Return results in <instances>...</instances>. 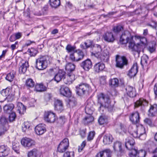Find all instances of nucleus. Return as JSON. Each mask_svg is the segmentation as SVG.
Segmentation results:
<instances>
[{"mask_svg": "<svg viewBox=\"0 0 157 157\" xmlns=\"http://www.w3.org/2000/svg\"><path fill=\"white\" fill-rule=\"evenodd\" d=\"M15 73V72L13 71L10 72L7 75L6 79L9 82H12L14 77Z\"/></svg>", "mask_w": 157, "mask_h": 157, "instance_id": "nucleus-43", "label": "nucleus"}, {"mask_svg": "<svg viewBox=\"0 0 157 157\" xmlns=\"http://www.w3.org/2000/svg\"><path fill=\"white\" fill-rule=\"evenodd\" d=\"M148 59V57L146 55H144L141 58V64L142 65L143 64H147Z\"/></svg>", "mask_w": 157, "mask_h": 157, "instance_id": "nucleus-50", "label": "nucleus"}, {"mask_svg": "<svg viewBox=\"0 0 157 157\" xmlns=\"http://www.w3.org/2000/svg\"><path fill=\"white\" fill-rule=\"evenodd\" d=\"M109 84L115 87L117 86L119 84L118 80L117 78L111 79L109 81Z\"/></svg>", "mask_w": 157, "mask_h": 157, "instance_id": "nucleus-47", "label": "nucleus"}, {"mask_svg": "<svg viewBox=\"0 0 157 157\" xmlns=\"http://www.w3.org/2000/svg\"><path fill=\"white\" fill-rule=\"evenodd\" d=\"M69 146L68 139L67 138L64 139L58 145V151L60 153H63L67 149Z\"/></svg>", "mask_w": 157, "mask_h": 157, "instance_id": "nucleus-8", "label": "nucleus"}, {"mask_svg": "<svg viewBox=\"0 0 157 157\" xmlns=\"http://www.w3.org/2000/svg\"><path fill=\"white\" fill-rule=\"evenodd\" d=\"M137 38L140 40L141 42L140 43L142 45L146 46L147 44V39L145 37H142L140 36H137Z\"/></svg>", "mask_w": 157, "mask_h": 157, "instance_id": "nucleus-48", "label": "nucleus"}, {"mask_svg": "<svg viewBox=\"0 0 157 157\" xmlns=\"http://www.w3.org/2000/svg\"><path fill=\"white\" fill-rule=\"evenodd\" d=\"M68 73L67 77H65L64 82L66 84H70L75 79V76L72 72H68Z\"/></svg>", "mask_w": 157, "mask_h": 157, "instance_id": "nucleus-19", "label": "nucleus"}, {"mask_svg": "<svg viewBox=\"0 0 157 157\" xmlns=\"http://www.w3.org/2000/svg\"><path fill=\"white\" fill-rule=\"evenodd\" d=\"M113 31L115 33H118L123 29V27L121 25H117L114 27L113 28Z\"/></svg>", "mask_w": 157, "mask_h": 157, "instance_id": "nucleus-49", "label": "nucleus"}, {"mask_svg": "<svg viewBox=\"0 0 157 157\" xmlns=\"http://www.w3.org/2000/svg\"><path fill=\"white\" fill-rule=\"evenodd\" d=\"M49 3L51 7L55 8H57L60 4V0H50Z\"/></svg>", "mask_w": 157, "mask_h": 157, "instance_id": "nucleus-37", "label": "nucleus"}, {"mask_svg": "<svg viewBox=\"0 0 157 157\" xmlns=\"http://www.w3.org/2000/svg\"><path fill=\"white\" fill-rule=\"evenodd\" d=\"M113 139V138L111 135H105L103 137V143L105 144H110L112 142Z\"/></svg>", "mask_w": 157, "mask_h": 157, "instance_id": "nucleus-28", "label": "nucleus"}, {"mask_svg": "<svg viewBox=\"0 0 157 157\" xmlns=\"http://www.w3.org/2000/svg\"><path fill=\"white\" fill-rule=\"evenodd\" d=\"M128 42V47L129 50L132 52L134 51L135 45L132 39L129 40Z\"/></svg>", "mask_w": 157, "mask_h": 157, "instance_id": "nucleus-44", "label": "nucleus"}, {"mask_svg": "<svg viewBox=\"0 0 157 157\" xmlns=\"http://www.w3.org/2000/svg\"><path fill=\"white\" fill-rule=\"evenodd\" d=\"M86 144V142L85 141H84L82 142L80 146H79L78 151L79 152H81L83 150Z\"/></svg>", "mask_w": 157, "mask_h": 157, "instance_id": "nucleus-59", "label": "nucleus"}, {"mask_svg": "<svg viewBox=\"0 0 157 157\" xmlns=\"http://www.w3.org/2000/svg\"><path fill=\"white\" fill-rule=\"evenodd\" d=\"M130 120L133 124H136L139 122L140 117L138 112H136L132 113L129 117Z\"/></svg>", "mask_w": 157, "mask_h": 157, "instance_id": "nucleus-17", "label": "nucleus"}, {"mask_svg": "<svg viewBox=\"0 0 157 157\" xmlns=\"http://www.w3.org/2000/svg\"><path fill=\"white\" fill-rule=\"evenodd\" d=\"M140 129L139 130V138L141 140H144L146 137L145 134V128H140Z\"/></svg>", "mask_w": 157, "mask_h": 157, "instance_id": "nucleus-45", "label": "nucleus"}, {"mask_svg": "<svg viewBox=\"0 0 157 157\" xmlns=\"http://www.w3.org/2000/svg\"><path fill=\"white\" fill-rule=\"evenodd\" d=\"M146 46L141 44V43H138L135 46V49L134 51L138 53L139 55L140 52H143L144 49Z\"/></svg>", "mask_w": 157, "mask_h": 157, "instance_id": "nucleus-36", "label": "nucleus"}, {"mask_svg": "<svg viewBox=\"0 0 157 157\" xmlns=\"http://www.w3.org/2000/svg\"><path fill=\"white\" fill-rule=\"evenodd\" d=\"M19 65V72L20 74L25 73L29 67L28 62L24 60L21 61Z\"/></svg>", "mask_w": 157, "mask_h": 157, "instance_id": "nucleus-12", "label": "nucleus"}, {"mask_svg": "<svg viewBox=\"0 0 157 157\" xmlns=\"http://www.w3.org/2000/svg\"><path fill=\"white\" fill-rule=\"evenodd\" d=\"M21 144L25 147H31L34 146L35 142L29 138H25L21 139Z\"/></svg>", "mask_w": 157, "mask_h": 157, "instance_id": "nucleus-10", "label": "nucleus"}, {"mask_svg": "<svg viewBox=\"0 0 157 157\" xmlns=\"http://www.w3.org/2000/svg\"><path fill=\"white\" fill-rule=\"evenodd\" d=\"M116 64L117 67L122 69L125 65H126L128 63V60L124 56L121 57L117 55L116 57Z\"/></svg>", "mask_w": 157, "mask_h": 157, "instance_id": "nucleus-6", "label": "nucleus"}, {"mask_svg": "<svg viewBox=\"0 0 157 157\" xmlns=\"http://www.w3.org/2000/svg\"><path fill=\"white\" fill-rule=\"evenodd\" d=\"M105 40L108 42H113L114 40V38L112 32H107L103 36Z\"/></svg>", "mask_w": 157, "mask_h": 157, "instance_id": "nucleus-24", "label": "nucleus"}, {"mask_svg": "<svg viewBox=\"0 0 157 157\" xmlns=\"http://www.w3.org/2000/svg\"><path fill=\"white\" fill-rule=\"evenodd\" d=\"M92 105H90V103H88L85 107V111L86 113L89 114V115L86 117L83 120L82 123L85 124H88L94 121V117L90 115L92 113Z\"/></svg>", "mask_w": 157, "mask_h": 157, "instance_id": "nucleus-2", "label": "nucleus"}, {"mask_svg": "<svg viewBox=\"0 0 157 157\" xmlns=\"http://www.w3.org/2000/svg\"><path fill=\"white\" fill-rule=\"evenodd\" d=\"M13 149L17 153H19L20 144L17 142H14L13 143Z\"/></svg>", "mask_w": 157, "mask_h": 157, "instance_id": "nucleus-42", "label": "nucleus"}, {"mask_svg": "<svg viewBox=\"0 0 157 157\" xmlns=\"http://www.w3.org/2000/svg\"><path fill=\"white\" fill-rule=\"evenodd\" d=\"M107 120L104 118L103 117H100L98 119V122L100 124L102 125L106 122Z\"/></svg>", "mask_w": 157, "mask_h": 157, "instance_id": "nucleus-57", "label": "nucleus"}, {"mask_svg": "<svg viewBox=\"0 0 157 157\" xmlns=\"http://www.w3.org/2000/svg\"><path fill=\"white\" fill-rule=\"evenodd\" d=\"M137 64L134 63L131 69L129 71L128 75L131 78L135 76L138 71Z\"/></svg>", "mask_w": 157, "mask_h": 157, "instance_id": "nucleus-20", "label": "nucleus"}, {"mask_svg": "<svg viewBox=\"0 0 157 157\" xmlns=\"http://www.w3.org/2000/svg\"><path fill=\"white\" fill-rule=\"evenodd\" d=\"M80 66L84 70L88 71L92 67V63L90 59H87L80 63Z\"/></svg>", "mask_w": 157, "mask_h": 157, "instance_id": "nucleus-14", "label": "nucleus"}, {"mask_svg": "<svg viewBox=\"0 0 157 157\" xmlns=\"http://www.w3.org/2000/svg\"><path fill=\"white\" fill-rule=\"evenodd\" d=\"M25 85L28 89H29L34 86L35 82L32 79L29 78L26 81Z\"/></svg>", "mask_w": 157, "mask_h": 157, "instance_id": "nucleus-38", "label": "nucleus"}, {"mask_svg": "<svg viewBox=\"0 0 157 157\" xmlns=\"http://www.w3.org/2000/svg\"><path fill=\"white\" fill-rule=\"evenodd\" d=\"M17 111L21 115L24 113L26 110L25 107L21 103L18 102L17 104Z\"/></svg>", "mask_w": 157, "mask_h": 157, "instance_id": "nucleus-30", "label": "nucleus"}, {"mask_svg": "<svg viewBox=\"0 0 157 157\" xmlns=\"http://www.w3.org/2000/svg\"><path fill=\"white\" fill-rule=\"evenodd\" d=\"M59 92L60 94L66 97H70L71 95V92L69 89L66 86L63 85L60 86Z\"/></svg>", "mask_w": 157, "mask_h": 157, "instance_id": "nucleus-11", "label": "nucleus"}, {"mask_svg": "<svg viewBox=\"0 0 157 157\" xmlns=\"http://www.w3.org/2000/svg\"><path fill=\"white\" fill-rule=\"evenodd\" d=\"M39 154L38 151L36 148H33L27 153L28 157H38Z\"/></svg>", "mask_w": 157, "mask_h": 157, "instance_id": "nucleus-33", "label": "nucleus"}, {"mask_svg": "<svg viewBox=\"0 0 157 157\" xmlns=\"http://www.w3.org/2000/svg\"><path fill=\"white\" fill-rule=\"evenodd\" d=\"M121 143L119 141H116L114 143L113 146L115 151L119 152L120 154L124 153V150L122 148Z\"/></svg>", "mask_w": 157, "mask_h": 157, "instance_id": "nucleus-23", "label": "nucleus"}, {"mask_svg": "<svg viewBox=\"0 0 157 157\" xmlns=\"http://www.w3.org/2000/svg\"><path fill=\"white\" fill-rule=\"evenodd\" d=\"M93 45V43L92 41L90 40H87L85 41L83 44H81V47L84 49H86Z\"/></svg>", "mask_w": 157, "mask_h": 157, "instance_id": "nucleus-34", "label": "nucleus"}, {"mask_svg": "<svg viewBox=\"0 0 157 157\" xmlns=\"http://www.w3.org/2000/svg\"><path fill=\"white\" fill-rule=\"evenodd\" d=\"M65 72L62 70H59L58 72L55 75L53 79L57 82H58L62 79H63L64 80L65 78Z\"/></svg>", "mask_w": 157, "mask_h": 157, "instance_id": "nucleus-16", "label": "nucleus"}, {"mask_svg": "<svg viewBox=\"0 0 157 157\" xmlns=\"http://www.w3.org/2000/svg\"><path fill=\"white\" fill-rule=\"evenodd\" d=\"M66 49L69 52H75L76 51L75 47L71 46L70 45L67 46Z\"/></svg>", "mask_w": 157, "mask_h": 157, "instance_id": "nucleus-52", "label": "nucleus"}, {"mask_svg": "<svg viewBox=\"0 0 157 157\" xmlns=\"http://www.w3.org/2000/svg\"><path fill=\"white\" fill-rule=\"evenodd\" d=\"M135 144V141L134 139L131 136H128L125 139V146L126 147L128 150L131 151L129 155L133 154L134 151L137 153V149L136 148L134 145Z\"/></svg>", "mask_w": 157, "mask_h": 157, "instance_id": "nucleus-3", "label": "nucleus"}, {"mask_svg": "<svg viewBox=\"0 0 157 157\" xmlns=\"http://www.w3.org/2000/svg\"><path fill=\"white\" fill-rule=\"evenodd\" d=\"M9 149L4 145L0 146V157H4L7 156L9 153Z\"/></svg>", "mask_w": 157, "mask_h": 157, "instance_id": "nucleus-22", "label": "nucleus"}, {"mask_svg": "<svg viewBox=\"0 0 157 157\" xmlns=\"http://www.w3.org/2000/svg\"><path fill=\"white\" fill-rule=\"evenodd\" d=\"M98 98L99 111H103L104 108H107L110 112L113 110V105L110 104V100L108 96L101 93L98 95Z\"/></svg>", "mask_w": 157, "mask_h": 157, "instance_id": "nucleus-1", "label": "nucleus"}, {"mask_svg": "<svg viewBox=\"0 0 157 157\" xmlns=\"http://www.w3.org/2000/svg\"><path fill=\"white\" fill-rule=\"evenodd\" d=\"M36 67L40 70L45 69L47 67L48 61L46 57L42 56L38 58L36 61Z\"/></svg>", "mask_w": 157, "mask_h": 157, "instance_id": "nucleus-4", "label": "nucleus"}, {"mask_svg": "<svg viewBox=\"0 0 157 157\" xmlns=\"http://www.w3.org/2000/svg\"><path fill=\"white\" fill-rule=\"evenodd\" d=\"M132 39H133V36L131 35L130 33L128 31H126L123 33L121 36L120 42L121 44H125Z\"/></svg>", "mask_w": 157, "mask_h": 157, "instance_id": "nucleus-7", "label": "nucleus"}, {"mask_svg": "<svg viewBox=\"0 0 157 157\" xmlns=\"http://www.w3.org/2000/svg\"><path fill=\"white\" fill-rule=\"evenodd\" d=\"M109 53L107 49L104 50L101 55H99L98 58H99L101 61L107 62L109 59Z\"/></svg>", "mask_w": 157, "mask_h": 157, "instance_id": "nucleus-15", "label": "nucleus"}, {"mask_svg": "<svg viewBox=\"0 0 157 157\" xmlns=\"http://www.w3.org/2000/svg\"><path fill=\"white\" fill-rule=\"evenodd\" d=\"M75 55L76 62H78L82 60L84 56L83 52L80 51L78 52L76 51L75 52Z\"/></svg>", "mask_w": 157, "mask_h": 157, "instance_id": "nucleus-35", "label": "nucleus"}, {"mask_svg": "<svg viewBox=\"0 0 157 157\" xmlns=\"http://www.w3.org/2000/svg\"><path fill=\"white\" fill-rule=\"evenodd\" d=\"M105 68V64L103 63H98L96 64L94 67V71L97 72H99L102 71Z\"/></svg>", "mask_w": 157, "mask_h": 157, "instance_id": "nucleus-29", "label": "nucleus"}, {"mask_svg": "<svg viewBox=\"0 0 157 157\" xmlns=\"http://www.w3.org/2000/svg\"><path fill=\"white\" fill-rule=\"evenodd\" d=\"M149 116H154L157 114V104H154L151 105L149 110Z\"/></svg>", "mask_w": 157, "mask_h": 157, "instance_id": "nucleus-25", "label": "nucleus"}, {"mask_svg": "<svg viewBox=\"0 0 157 157\" xmlns=\"http://www.w3.org/2000/svg\"><path fill=\"white\" fill-rule=\"evenodd\" d=\"M44 118L46 121L49 123H54L56 119L55 113L51 112H45Z\"/></svg>", "mask_w": 157, "mask_h": 157, "instance_id": "nucleus-9", "label": "nucleus"}, {"mask_svg": "<svg viewBox=\"0 0 157 157\" xmlns=\"http://www.w3.org/2000/svg\"><path fill=\"white\" fill-rule=\"evenodd\" d=\"M77 104L76 98L74 97H71L69 99L67 104V106L68 107L73 108Z\"/></svg>", "mask_w": 157, "mask_h": 157, "instance_id": "nucleus-27", "label": "nucleus"}, {"mask_svg": "<svg viewBox=\"0 0 157 157\" xmlns=\"http://www.w3.org/2000/svg\"><path fill=\"white\" fill-rule=\"evenodd\" d=\"M145 123L148 125L150 127H153V124L151 120L149 118H146L144 120Z\"/></svg>", "mask_w": 157, "mask_h": 157, "instance_id": "nucleus-60", "label": "nucleus"}, {"mask_svg": "<svg viewBox=\"0 0 157 157\" xmlns=\"http://www.w3.org/2000/svg\"><path fill=\"white\" fill-rule=\"evenodd\" d=\"M28 52L29 53L31 56H35L37 54V51L36 49L31 48L28 50Z\"/></svg>", "mask_w": 157, "mask_h": 157, "instance_id": "nucleus-51", "label": "nucleus"}, {"mask_svg": "<svg viewBox=\"0 0 157 157\" xmlns=\"http://www.w3.org/2000/svg\"><path fill=\"white\" fill-rule=\"evenodd\" d=\"M14 107V105L12 103L6 104L3 107L4 112L7 113H10Z\"/></svg>", "mask_w": 157, "mask_h": 157, "instance_id": "nucleus-26", "label": "nucleus"}, {"mask_svg": "<svg viewBox=\"0 0 157 157\" xmlns=\"http://www.w3.org/2000/svg\"><path fill=\"white\" fill-rule=\"evenodd\" d=\"M76 88L77 94L78 95L81 96L87 92L90 87L88 84L82 83L79 84L78 86H76Z\"/></svg>", "mask_w": 157, "mask_h": 157, "instance_id": "nucleus-5", "label": "nucleus"}, {"mask_svg": "<svg viewBox=\"0 0 157 157\" xmlns=\"http://www.w3.org/2000/svg\"><path fill=\"white\" fill-rule=\"evenodd\" d=\"M70 58L72 61L76 62V60H75V52L70 55Z\"/></svg>", "mask_w": 157, "mask_h": 157, "instance_id": "nucleus-64", "label": "nucleus"}, {"mask_svg": "<svg viewBox=\"0 0 157 157\" xmlns=\"http://www.w3.org/2000/svg\"><path fill=\"white\" fill-rule=\"evenodd\" d=\"M148 104V102L145 99L141 98L137 101L135 103V107H138L140 106H146Z\"/></svg>", "mask_w": 157, "mask_h": 157, "instance_id": "nucleus-32", "label": "nucleus"}, {"mask_svg": "<svg viewBox=\"0 0 157 157\" xmlns=\"http://www.w3.org/2000/svg\"><path fill=\"white\" fill-rule=\"evenodd\" d=\"M35 131L37 135H40L45 132L46 129L45 128H35Z\"/></svg>", "mask_w": 157, "mask_h": 157, "instance_id": "nucleus-46", "label": "nucleus"}, {"mask_svg": "<svg viewBox=\"0 0 157 157\" xmlns=\"http://www.w3.org/2000/svg\"><path fill=\"white\" fill-rule=\"evenodd\" d=\"M0 123L3 125L6 124L7 123V120L6 118L4 117H1L0 119Z\"/></svg>", "mask_w": 157, "mask_h": 157, "instance_id": "nucleus-62", "label": "nucleus"}, {"mask_svg": "<svg viewBox=\"0 0 157 157\" xmlns=\"http://www.w3.org/2000/svg\"><path fill=\"white\" fill-rule=\"evenodd\" d=\"M125 90L127 95L130 97L133 98L136 96V90L132 86H128L126 87Z\"/></svg>", "mask_w": 157, "mask_h": 157, "instance_id": "nucleus-21", "label": "nucleus"}, {"mask_svg": "<svg viewBox=\"0 0 157 157\" xmlns=\"http://www.w3.org/2000/svg\"><path fill=\"white\" fill-rule=\"evenodd\" d=\"M75 68V66L74 64L71 63H68L66 66L65 69L66 70L70 73L74 71Z\"/></svg>", "mask_w": 157, "mask_h": 157, "instance_id": "nucleus-40", "label": "nucleus"}, {"mask_svg": "<svg viewBox=\"0 0 157 157\" xmlns=\"http://www.w3.org/2000/svg\"><path fill=\"white\" fill-rule=\"evenodd\" d=\"M146 154V152L144 150H141L139 151L137 150L136 155H138V157H145Z\"/></svg>", "mask_w": 157, "mask_h": 157, "instance_id": "nucleus-53", "label": "nucleus"}, {"mask_svg": "<svg viewBox=\"0 0 157 157\" xmlns=\"http://www.w3.org/2000/svg\"><path fill=\"white\" fill-rule=\"evenodd\" d=\"M10 89L7 88L5 89L2 90L1 91V94L4 97H6L5 100L8 102H11L13 100V97L10 94Z\"/></svg>", "mask_w": 157, "mask_h": 157, "instance_id": "nucleus-13", "label": "nucleus"}, {"mask_svg": "<svg viewBox=\"0 0 157 157\" xmlns=\"http://www.w3.org/2000/svg\"><path fill=\"white\" fill-rule=\"evenodd\" d=\"M110 151L109 150H106L103 151H100L96 155V157H108V156H105L109 155V153Z\"/></svg>", "mask_w": 157, "mask_h": 157, "instance_id": "nucleus-39", "label": "nucleus"}, {"mask_svg": "<svg viewBox=\"0 0 157 157\" xmlns=\"http://www.w3.org/2000/svg\"><path fill=\"white\" fill-rule=\"evenodd\" d=\"M94 56L96 57H98L99 55L100 54V52L101 51V46L98 44H95L94 45Z\"/></svg>", "mask_w": 157, "mask_h": 157, "instance_id": "nucleus-31", "label": "nucleus"}, {"mask_svg": "<svg viewBox=\"0 0 157 157\" xmlns=\"http://www.w3.org/2000/svg\"><path fill=\"white\" fill-rule=\"evenodd\" d=\"M55 109L59 112L63 110V104L62 101L59 99L55 100L54 102Z\"/></svg>", "mask_w": 157, "mask_h": 157, "instance_id": "nucleus-18", "label": "nucleus"}, {"mask_svg": "<svg viewBox=\"0 0 157 157\" xmlns=\"http://www.w3.org/2000/svg\"><path fill=\"white\" fill-rule=\"evenodd\" d=\"M86 128H80L79 130L80 134L82 138H84L86 136Z\"/></svg>", "mask_w": 157, "mask_h": 157, "instance_id": "nucleus-56", "label": "nucleus"}, {"mask_svg": "<svg viewBox=\"0 0 157 157\" xmlns=\"http://www.w3.org/2000/svg\"><path fill=\"white\" fill-rule=\"evenodd\" d=\"M48 10V6L47 5L45 6L42 9L43 15L47 14Z\"/></svg>", "mask_w": 157, "mask_h": 157, "instance_id": "nucleus-63", "label": "nucleus"}, {"mask_svg": "<svg viewBox=\"0 0 157 157\" xmlns=\"http://www.w3.org/2000/svg\"><path fill=\"white\" fill-rule=\"evenodd\" d=\"M95 134V133L94 131H91L90 132L88 136V140L90 141L92 140Z\"/></svg>", "mask_w": 157, "mask_h": 157, "instance_id": "nucleus-58", "label": "nucleus"}, {"mask_svg": "<svg viewBox=\"0 0 157 157\" xmlns=\"http://www.w3.org/2000/svg\"><path fill=\"white\" fill-rule=\"evenodd\" d=\"M46 87L41 84H37L36 85L35 90L37 91L41 92L45 90Z\"/></svg>", "mask_w": 157, "mask_h": 157, "instance_id": "nucleus-41", "label": "nucleus"}, {"mask_svg": "<svg viewBox=\"0 0 157 157\" xmlns=\"http://www.w3.org/2000/svg\"><path fill=\"white\" fill-rule=\"evenodd\" d=\"M65 118L64 116L59 117L58 120V121L61 124H63L65 121Z\"/></svg>", "mask_w": 157, "mask_h": 157, "instance_id": "nucleus-61", "label": "nucleus"}, {"mask_svg": "<svg viewBox=\"0 0 157 157\" xmlns=\"http://www.w3.org/2000/svg\"><path fill=\"white\" fill-rule=\"evenodd\" d=\"M10 115L9 116V121L10 122H12L14 121L16 117V114L15 112H11V113H10Z\"/></svg>", "mask_w": 157, "mask_h": 157, "instance_id": "nucleus-54", "label": "nucleus"}, {"mask_svg": "<svg viewBox=\"0 0 157 157\" xmlns=\"http://www.w3.org/2000/svg\"><path fill=\"white\" fill-rule=\"evenodd\" d=\"M74 153L73 151H67L63 154V157H74Z\"/></svg>", "mask_w": 157, "mask_h": 157, "instance_id": "nucleus-55", "label": "nucleus"}]
</instances>
